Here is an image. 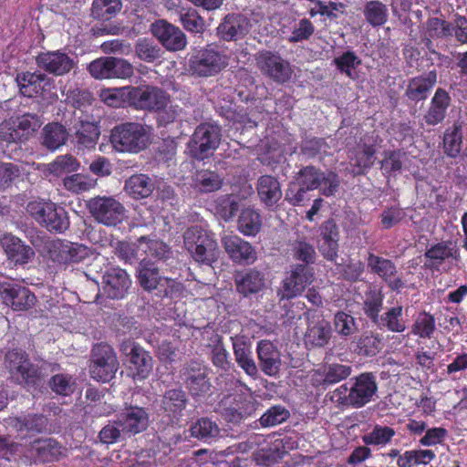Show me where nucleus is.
<instances>
[{"label": "nucleus", "instance_id": "f257e3e1", "mask_svg": "<svg viewBox=\"0 0 467 467\" xmlns=\"http://www.w3.org/2000/svg\"><path fill=\"white\" fill-rule=\"evenodd\" d=\"M183 246L201 265L212 266L218 260L220 251L213 234L198 225L184 232Z\"/></svg>", "mask_w": 467, "mask_h": 467}, {"label": "nucleus", "instance_id": "f03ea898", "mask_svg": "<svg viewBox=\"0 0 467 467\" xmlns=\"http://www.w3.org/2000/svg\"><path fill=\"white\" fill-rule=\"evenodd\" d=\"M109 141L117 151L138 153L148 147L150 132L141 123L125 122L111 130Z\"/></svg>", "mask_w": 467, "mask_h": 467}, {"label": "nucleus", "instance_id": "7ed1b4c3", "mask_svg": "<svg viewBox=\"0 0 467 467\" xmlns=\"http://www.w3.org/2000/svg\"><path fill=\"white\" fill-rule=\"evenodd\" d=\"M27 213L49 232L63 233L69 227L67 211L50 202H30Z\"/></svg>", "mask_w": 467, "mask_h": 467}, {"label": "nucleus", "instance_id": "20e7f679", "mask_svg": "<svg viewBox=\"0 0 467 467\" xmlns=\"http://www.w3.org/2000/svg\"><path fill=\"white\" fill-rule=\"evenodd\" d=\"M321 170L313 166H305L296 173L285 190V200L293 206L303 205L308 199L307 192L318 188Z\"/></svg>", "mask_w": 467, "mask_h": 467}, {"label": "nucleus", "instance_id": "39448f33", "mask_svg": "<svg viewBox=\"0 0 467 467\" xmlns=\"http://www.w3.org/2000/svg\"><path fill=\"white\" fill-rule=\"evenodd\" d=\"M221 138V128L218 125L200 124L196 127L188 143L190 155L198 161L208 158L219 147Z\"/></svg>", "mask_w": 467, "mask_h": 467}, {"label": "nucleus", "instance_id": "423d86ee", "mask_svg": "<svg viewBox=\"0 0 467 467\" xmlns=\"http://www.w3.org/2000/svg\"><path fill=\"white\" fill-rule=\"evenodd\" d=\"M92 217L106 226H116L125 218L124 205L112 196H96L87 202Z\"/></svg>", "mask_w": 467, "mask_h": 467}, {"label": "nucleus", "instance_id": "0eeeda50", "mask_svg": "<svg viewBox=\"0 0 467 467\" xmlns=\"http://www.w3.org/2000/svg\"><path fill=\"white\" fill-rule=\"evenodd\" d=\"M227 65L226 55L212 46L199 50L190 59V69L192 74L202 78L215 76Z\"/></svg>", "mask_w": 467, "mask_h": 467}, {"label": "nucleus", "instance_id": "6e6552de", "mask_svg": "<svg viewBox=\"0 0 467 467\" xmlns=\"http://www.w3.org/2000/svg\"><path fill=\"white\" fill-rule=\"evenodd\" d=\"M254 60L260 72L276 83H285L292 77L293 70L290 63L276 52L259 51L255 54Z\"/></svg>", "mask_w": 467, "mask_h": 467}, {"label": "nucleus", "instance_id": "1a4fd4ad", "mask_svg": "<svg viewBox=\"0 0 467 467\" xmlns=\"http://www.w3.org/2000/svg\"><path fill=\"white\" fill-rule=\"evenodd\" d=\"M119 368V361L114 349L108 344L100 343L92 349L91 377L102 382L111 380Z\"/></svg>", "mask_w": 467, "mask_h": 467}, {"label": "nucleus", "instance_id": "9d476101", "mask_svg": "<svg viewBox=\"0 0 467 467\" xmlns=\"http://www.w3.org/2000/svg\"><path fill=\"white\" fill-rule=\"evenodd\" d=\"M315 279L314 269L310 265L295 264L283 280L277 295L281 300L292 299L300 296Z\"/></svg>", "mask_w": 467, "mask_h": 467}, {"label": "nucleus", "instance_id": "9b49d317", "mask_svg": "<svg viewBox=\"0 0 467 467\" xmlns=\"http://www.w3.org/2000/svg\"><path fill=\"white\" fill-rule=\"evenodd\" d=\"M170 95L155 86L132 87L131 106L137 109L157 111L168 106Z\"/></svg>", "mask_w": 467, "mask_h": 467}, {"label": "nucleus", "instance_id": "f8f14e48", "mask_svg": "<svg viewBox=\"0 0 467 467\" xmlns=\"http://www.w3.org/2000/svg\"><path fill=\"white\" fill-rule=\"evenodd\" d=\"M5 366L12 376H19L26 383L35 384L44 377L42 369L32 364L28 355L22 350L8 351L5 357Z\"/></svg>", "mask_w": 467, "mask_h": 467}, {"label": "nucleus", "instance_id": "ddd939ff", "mask_svg": "<svg viewBox=\"0 0 467 467\" xmlns=\"http://www.w3.org/2000/svg\"><path fill=\"white\" fill-rule=\"evenodd\" d=\"M119 350L129 358L133 379H145L149 377L153 368V360L148 351L131 339L124 340Z\"/></svg>", "mask_w": 467, "mask_h": 467}, {"label": "nucleus", "instance_id": "4468645a", "mask_svg": "<svg viewBox=\"0 0 467 467\" xmlns=\"http://www.w3.org/2000/svg\"><path fill=\"white\" fill-rule=\"evenodd\" d=\"M48 255L53 262L77 264L89 256V249L84 244L62 240L53 241L48 245Z\"/></svg>", "mask_w": 467, "mask_h": 467}, {"label": "nucleus", "instance_id": "2eb2a0df", "mask_svg": "<svg viewBox=\"0 0 467 467\" xmlns=\"http://www.w3.org/2000/svg\"><path fill=\"white\" fill-rule=\"evenodd\" d=\"M182 377L192 397L204 395L211 389L208 368L199 361L192 360L187 363L182 369Z\"/></svg>", "mask_w": 467, "mask_h": 467}, {"label": "nucleus", "instance_id": "dca6fc26", "mask_svg": "<svg viewBox=\"0 0 467 467\" xmlns=\"http://www.w3.org/2000/svg\"><path fill=\"white\" fill-rule=\"evenodd\" d=\"M150 30L152 35L168 51L183 50L187 45V37L185 34L176 26L160 19L155 21Z\"/></svg>", "mask_w": 467, "mask_h": 467}, {"label": "nucleus", "instance_id": "f3484780", "mask_svg": "<svg viewBox=\"0 0 467 467\" xmlns=\"http://www.w3.org/2000/svg\"><path fill=\"white\" fill-rule=\"evenodd\" d=\"M0 296L3 303L15 311L28 310L36 301L28 288L12 283H0Z\"/></svg>", "mask_w": 467, "mask_h": 467}, {"label": "nucleus", "instance_id": "a211bd4d", "mask_svg": "<svg viewBox=\"0 0 467 467\" xmlns=\"http://www.w3.org/2000/svg\"><path fill=\"white\" fill-rule=\"evenodd\" d=\"M130 285V275L122 268H108L102 275L101 292L109 298H123L128 294Z\"/></svg>", "mask_w": 467, "mask_h": 467}, {"label": "nucleus", "instance_id": "6ab92c4d", "mask_svg": "<svg viewBox=\"0 0 467 467\" xmlns=\"http://www.w3.org/2000/svg\"><path fill=\"white\" fill-rule=\"evenodd\" d=\"M221 242L225 253L234 263L252 265L257 259L254 247L238 235L225 234Z\"/></svg>", "mask_w": 467, "mask_h": 467}, {"label": "nucleus", "instance_id": "aec40b11", "mask_svg": "<svg viewBox=\"0 0 467 467\" xmlns=\"http://www.w3.org/2000/svg\"><path fill=\"white\" fill-rule=\"evenodd\" d=\"M378 390L376 377L372 373H362L355 378L351 385L349 395L352 408H362L368 403Z\"/></svg>", "mask_w": 467, "mask_h": 467}, {"label": "nucleus", "instance_id": "412c9836", "mask_svg": "<svg viewBox=\"0 0 467 467\" xmlns=\"http://www.w3.org/2000/svg\"><path fill=\"white\" fill-rule=\"evenodd\" d=\"M36 64L41 69L55 76L66 75L75 67L74 59L59 50L40 53L36 57Z\"/></svg>", "mask_w": 467, "mask_h": 467}, {"label": "nucleus", "instance_id": "4be33fe9", "mask_svg": "<svg viewBox=\"0 0 467 467\" xmlns=\"http://www.w3.org/2000/svg\"><path fill=\"white\" fill-rule=\"evenodd\" d=\"M119 424L122 431L129 437L144 431L149 426V414L142 407L129 406L126 407L118 415Z\"/></svg>", "mask_w": 467, "mask_h": 467}, {"label": "nucleus", "instance_id": "5701e85b", "mask_svg": "<svg viewBox=\"0 0 467 467\" xmlns=\"http://www.w3.org/2000/svg\"><path fill=\"white\" fill-rule=\"evenodd\" d=\"M451 105L450 94L441 88H438L430 105L423 115V120L428 126L441 124L448 115V109Z\"/></svg>", "mask_w": 467, "mask_h": 467}, {"label": "nucleus", "instance_id": "b1692460", "mask_svg": "<svg viewBox=\"0 0 467 467\" xmlns=\"http://www.w3.org/2000/svg\"><path fill=\"white\" fill-rule=\"evenodd\" d=\"M234 359L237 365L251 378L256 379L258 368L253 358L250 340L244 336L231 337Z\"/></svg>", "mask_w": 467, "mask_h": 467}, {"label": "nucleus", "instance_id": "393cba45", "mask_svg": "<svg viewBox=\"0 0 467 467\" xmlns=\"http://www.w3.org/2000/svg\"><path fill=\"white\" fill-rule=\"evenodd\" d=\"M250 22L241 14H229L217 27L218 36L225 41H236L249 32Z\"/></svg>", "mask_w": 467, "mask_h": 467}, {"label": "nucleus", "instance_id": "a878e982", "mask_svg": "<svg viewBox=\"0 0 467 467\" xmlns=\"http://www.w3.org/2000/svg\"><path fill=\"white\" fill-rule=\"evenodd\" d=\"M1 244L7 259L15 265H24L35 257L36 254L33 248L12 234L4 235L1 239Z\"/></svg>", "mask_w": 467, "mask_h": 467}, {"label": "nucleus", "instance_id": "bb28decb", "mask_svg": "<svg viewBox=\"0 0 467 467\" xmlns=\"http://www.w3.org/2000/svg\"><path fill=\"white\" fill-rule=\"evenodd\" d=\"M7 424L19 436L25 438L29 435L44 432L48 425V420L43 414H27L19 417H10L7 420Z\"/></svg>", "mask_w": 467, "mask_h": 467}, {"label": "nucleus", "instance_id": "cd10ccee", "mask_svg": "<svg viewBox=\"0 0 467 467\" xmlns=\"http://www.w3.org/2000/svg\"><path fill=\"white\" fill-rule=\"evenodd\" d=\"M234 284L236 291L243 296L248 297L265 288V277L264 273L256 268H250L237 273L234 275Z\"/></svg>", "mask_w": 467, "mask_h": 467}, {"label": "nucleus", "instance_id": "c85d7f7f", "mask_svg": "<svg viewBox=\"0 0 467 467\" xmlns=\"http://www.w3.org/2000/svg\"><path fill=\"white\" fill-rule=\"evenodd\" d=\"M256 352L262 371L270 377L277 375L281 366V355L277 348L269 340H260Z\"/></svg>", "mask_w": 467, "mask_h": 467}, {"label": "nucleus", "instance_id": "c756f323", "mask_svg": "<svg viewBox=\"0 0 467 467\" xmlns=\"http://www.w3.org/2000/svg\"><path fill=\"white\" fill-rule=\"evenodd\" d=\"M20 92L28 98H33L49 88L52 79L40 72H24L18 74L16 78Z\"/></svg>", "mask_w": 467, "mask_h": 467}, {"label": "nucleus", "instance_id": "7c9ffc66", "mask_svg": "<svg viewBox=\"0 0 467 467\" xmlns=\"http://www.w3.org/2000/svg\"><path fill=\"white\" fill-rule=\"evenodd\" d=\"M368 266L373 273L388 282L389 286L392 290H399L404 286V283L400 277L395 278L397 269L392 261L369 254L368 257Z\"/></svg>", "mask_w": 467, "mask_h": 467}, {"label": "nucleus", "instance_id": "2f4dec72", "mask_svg": "<svg viewBox=\"0 0 467 467\" xmlns=\"http://www.w3.org/2000/svg\"><path fill=\"white\" fill-rule=\"evenodd\" d=\"M74 130L78 150L95 149L100 135L99 126L97 122L78 117V122L74 124Z\"/></svg>", "mask_w": 467, "mask_h": 467}, {"label": "nucleus", "instance_id": "473e14b6", "mask_svg": "<svg viewBox=\"0 0 467 467\" xmlns=\"http://www.w3.org/2000/svg\"><path fill=\"white\" fill-rule=\"evenodd\" d=\"M188 397L182 389H171L164 392L161 400V409L176 421L182 417V411L188 404Z\"/></svg>", "mask_w": 467, "mask_h": 467}, {"label": "nucleus", "instance_id": "72a5a7b5", "mask_svg": "<svg viewBox=\"0 0 467 467\" xmlns=\"http://www.w3.org/2000/svg\"><path fill=\"white\" fill-rule=\"evenodd\" d=\"M432 267L440 266L447 259H452L458 263L461 260L460 250L457 245L451 241H442L431 245L424 254Z\"/></svg>", "mask_w": 467, "mask_h": 467}, {"label": "nucleus", "instance_id": "f704fd0d", "mask_svg": "<svg viewBox=\"0 0 467 467\" xmlns=\"http://www.w3.org/2000/svg\"><path fill=\"white\" fill-rule=\"evenodd\" d=\"M256 191L260 201L267 207L275 206L282 197L281 184L271 175H262L258 178Z\"/></svg>", "mask_w": 467, "mask_h": 467}, {"label": "nucleus", "instance_id": "c9c22d12", "mask_svg": "<svg viewBox=\"0 0 467 467\" xmlns=\"http://www.w3.org/2000/svg\"><path fill=\"white\" fill-rule=\"evenodd\" d=\"M67 130L58 122H50L44 126L40 133V144L54 151L66 144L68 140Z\"/></svg>", "mask_w": 467, "mask_h": 467}, {"label": "nucleus", "instance_id": "e433bc0d", "mask_svg": "<svg viewBox=\"0 0 467 467\" xmlns=\"http://www.w3.org/2000/svg\"><path fill=\"white\" fill-rule=\"evenodd\" d=\"M437 82V73L435 70L430 71L425 75L413 78L410 80L405 94L409 99L418 102L424 100L428 97L430 90Z\"/></svg>", "mask_w": 467, "mask_h": 467}, {"label": "nucleus", "instance_id": "4c0bfd02", "mask_svg": "<svg viewBox=\"0 0 467 467\" xmlns=\"http://www.w3.org/2000/svg\"><path fill=\"white\" fill-rule=\"evenodd\" d=\"M332 336L331 326L324 318L310 321L305 334V343L313 348H322L328 344Z\"/></svg>", "mask_w": 467, "mask_h": 467}, {"label": "nucleus", "instance_id": "58836bf2", "mask_svg": "<svg viewBox=\"0 0 467 467\" xmlns=\"http://www.w3.org/2000/svg\"><path fill=\"white\" fill-rule=\"evenodd\" d=\"M137 279L140 285L146 291H152L158 285H164L163 277L155 263L143 258L140 261L137 267Z\"/></svg>", "mask_w": 467, "mask_h": 467}, {"label": "nucleus", "instance_id": "ea45409f", "mask_svg": "<svg viewBox=\"0 0 467 467\" xmlns=\"http://www.w3.org/2000/svg\"><path fill=\"white\" fill-rule=\"evenodd\" d=\"M153 180L146 174L130 176L124 185L125 192L133 199L140 200L149 197L154 191Z\"/></svg>", "mask_w": 467, "mask_h": 467}, {"label": "nucleus", "instance_id": "a19ab883", "mask_svg": "<svg viewBox=\"0 0 467 467\" xmlns=\"http://www.w3.org/2000/svg\"><path fill=\"white\" fill-rule=\"evenodd\" d=\"M13 122L19 142L28 140L42 125L40 117L32 113L18 116L13 119Z\"/></svg>", "mask_w": 467, "mask_h": 467}, {"label": "nucleus", "instance_id": "79ce46f5", "mask_svg": "<svg viewBox=\"0 0 467 467\" xmlns=\"http://www.w3.org/2000/svg\"><path fill=\"white\" fill-rule=\"evenodd\" d=\"M190 432L192 437L204 441H211L221 435V430L217 423L206 417L192 423Z\"/></svg>", "mask_w": 467, "mask_h": 467}, {"label": "nucleus", "instance_id": "37998d69", "mask_svg": "<svg viewBox=\"0 0 467 467\" xmlns=\"http://www.w3.org/2000/svg\"><path fill=\"white\" fill-rule=\"evenodd\" d=\"M376 149L373 145L358 144L349 155V162L358 170L357 173H361L364 169L370 168L374 163V155Z\"/></svg>", "mask_w": 467, "mask_h": 467}, {"label": "nucleus", "instance_id": "c03bdc74", "mask_svg": "<svg viewBox=\"0 0 467 467\" xmlns=\"http://www.w3.org/2000/svg\"><path fill=\"white\" fill-rule=\"evenodd\" d=\"M209 348H211V360L213 365L223 371H228L232 367V363L230 361L229 352L223 343L222 337L218 334L213 335Z\"/></svg>", "mask_w": 467, "mask_h": 467}, {"label": "nucleus", "instance_id": "a18cd8bd", "mask_svg": "<svg viewBox=\"0 0 467 467\" xmlns=\"http://www.w3.org/2000/svg\"><path fill=\"white\" fill-rule=\"evenodd\" d=\"M36 457L41 462H54L64 455L65 449L53 439L39 440L35 442Z\"/></svg>", "mask_w": 467, "mask_h": 467}, {"label": "nucleus", "instance_id": "49530a36", "mask_svg": "<svg viewBox=\"0 0 467 467\" xmlns=\"http://www.w3.org/2000/svg\"><path fill=\"white\" fill-rule=\"evenodd\" d=\"M262 227V219L259 213L254 209H244L238 218L237 228L246 236H254Z\"/></svg>", "mask_w": 467, "mask_h": 467}, {"label": "nucleus", "instance_id": "de8ad7c7", "mask_svg": "<svg viewBox=\"0 0 467 467\" xmlns=\"http://www.w3.org/2000/svg\"><path fill=\"white\" fill-rule=\"evenodd\" d=\"M462 143V125L455 122L451 128L446 130L443 137L444 152L451 158L459 155Z\"/></svg>", "mask_w": 467, "mask_h": 467}, {"label": "nucleus", "instance_id": "09e8293b", "mask_svg": "<svg viewBox=\"0 0 467 467\" xmlns=\"http://www.w3.org/2000/svg\"><path fill=\"white\" fill-rule=\"evenodd\" d=\"M357 346V351L359 355L366 357L376 356L382 348L381 338L371 332H365L354 341Z\"/></svg>", "mask_w": 467, "mask_h": 467}, {"label": "nucleus", "instance_id": "8fccbe9b", "mask_svg": "<svg viewBox=\"0 0 467 467\" xmlns=\"http://www.w3.org/2000/svg\"><path fill=\"white\" fill-rule=\"evenodd\" d=\"M195 185L202 192H212L221 189L223 178L215 171L202 170L195 174Z\"/></svg>", "mask_w": 467, "mask_h": 467}, {"label": "nucleus", "instance_id": "3c124183", "mask_svg": "<svg viewBox=\"0 0 467 467\" xmlns=\"http://www.w3.org/2000/svg\"><path fill=\"white\" fill-rule=\"evenodd\" d=\"M161 48L151 39L140 38L135 44V54L147 63H153L162 56Z\"/></svg>", "mask_w": 467, "mask_h": 467}, {"label": "nucleus", "instance_id": "603ef678", "mask_svg": "<svg viewBox=\"0 0 467 467\" xmlns=\"http://www.w3.org/2000/svg\"><path fill=\"white\" fill-rule=\"evenodd\" d=\"M402 306L389 308L376 324L379 327H386L391 332L401 333L406 329L405 322L401 318Z\"/></svg>", "mask_w": 467, "mask_h": 467}, {"label": "nucleus", "instance_id": "864d4df0", "mask_svg": "<svg viewBox=\"0 0 467 467\" xmlns=\"http://www.w3.org/2000/svg\"><path fill=\"white\" fill-rule=\"evenodd\" d=\"M366 21L372 26H379L388 20V8L380 1H368L363 11Z\"/></svg>", "mask_w": 467, "mask_h": 467}, {"label": "nucleus", "instance_id": "5fc2aeb1", "mask_svg": "<svg viewBox=\"0 0 467 467\" xmlns=\"http://www.w3.org/2000/svg\"><path fill=\"white\" fill-rule=\"evenodd\" d=\"M333 325L336 333L344 338L352 337L358 331L355 317L344 311H338L335 314Z\"/></svg>", "mask_w": 467, "mask_h": 467}, {"label": "nucleus", "instance_id": "6e6d98bb", "mask_svg": "<svg viewBox=\"0 0 467 467\" xmlns=\"http://www.w3.org/2000/svg\"><path fill=\"white\" fill-rule=\"evenodd\" d=\"M179 20L185 30L192 33H202L205 29L203 18L193 8L181 9L179 12Z\"/></svg>", "mask_w": 467, "mask_h": 467}, {"label": "nucleus", "instance_id": "4d7b16f0", "mask_svg": "<svg viewBox=\"0 0 467 467\" xmlns=\"http://www.w3.org/2000/svg\"><path fill=\"white\" fill-rule=\"evenodd\" d=\"M131 88L127 86L119 88H109L101 91V99L110 107H120L125 101L131 106Z\"/></svg>", "mask_w": 467, "mask_h": 467}, {"label": "nucleus", "instance_id": "13d9d810", "mask_svg": "<svg viewBox=\"0 0 467 467\" xmlns=\"http://www.w3.org/2000/svg\"><path fill=\"white\" fill-rule=\"evenodd\" d=\"M120 0H94L91 7L93 17L108 20L121 9Z\"/></svg>", "mask_w": 467, "mask_h": 467}, {"label": "nucleus", "instance_id": "bf43d9fd", "mask_svg": "<svg viewBox=\"0 0 467 467\" xmlns=\"http://www.w3.org/2000/svg\"><path fill=\"white\" fill-rule=\"evenodd\" d=\"M290 417L289 410L282 405L270 407L259 419L260 425L270 428L286 421Z\"/></svg>", "mask_w": 467, "mask_h": 467}, {"label": "nucleus", "instance_id": "052dcab7", "mask_svg": "<svg viewBox=\"0 0 467 467\" xmlns=\"http://www.w3.org/2000/svg\"><path fill=\"white\" fill-rule=\"evenodd\" d=\"M395 433V431L389 426L376 425L369 433L362 436V441L367 445H386Z\"/></svg>", "mask_w": 467, "mask_h": 467}, {"label": "nucleus", "instance_id": "680f3d73", "mask_svg": "<svg viewBox=\"0 0 467 467\" xmlns=\"http://www.w3.org/2000/svg\"><path fill=\"white\" fill-rule=\"evenodd\" d=\"M434 330V317L427 312L420 313L412 326V333L422 338H431Z\"/></svg>", "mask_w": 467, "mask_h": 467}, {"label": "nucleus", "instance_id": "e2e57ef3", "mask_svg": "<svg viewBox=\"0 0 467 467\" xmlns=\"http://www.w3.org/2000/svg\"><path fill=\"white\" fill-rule=\"evenodd\" d=\"M333 62L341 73H345L350 78H354L353 70L361 64L360 58L353 51L344 52L335 57Z\"/></svg>", "mask_w": 467, "mask_h": 467}, {"label": "nucleus", "instance_id": "0e129e2a", "mask_svg": "<svg viewBox=\"0 0 467 467\" xmlns=\"http://www.w3.org/2000/svg\"><path fill=\"white\" fill-rule=\"evenodd\" d=\"M48 385L54 392L63 396L72 394L76 389V381L68 374H57L53 376Z\"/></svg>", "mask_w": 467, "mask_h": 467}, {"label": "nucleus", "instance_id": "69168bd1", "mask_svg": "<svg viewBox=\"0 0 467 467\" xmlns=\"http://www.w3.org/2000/svg\"><path fill=\"white\" fill-rule=\"evenodd\" d=\"M79 163L75 157L69 154L60 155L48 165V170L55 175L78 171Z\"/></svg>", "mask_w": 467, "mask_h": 467}, {"label": "nucleus", "instance_id": "338daca9", "mask_svg": "<svg viewBox=\"0 0 467 467\" xmlns=\"http://www.w3.org/2000/svg\"><path fill=\"white\" fill-rule=\"evenodd\" d=\"M126 436L128 434L122 431L118 419L105 425L99 433L100 441L108 445L123 441Z\"/></svg>", "mask_w": 467, "mask_h": 467}, {"label": "nucleus", "instance_id": "774afa93", "mask_svg": "<svg viewBox=\"0 0 467 467\" xmlns=\"http://www.w3.org/2000/svg\"><path fill=\"white\" fill-rule=\"evenodd\" d=\"M239 208L236 198L233 195H223L215 201V211L223 220L232 219Z\"/></svg>", "mask_w": 467, "mask_h": 467}]
</instances>
